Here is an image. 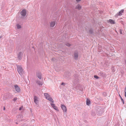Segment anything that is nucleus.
Wrapping results in <instances>:
<instances>
[{
  "instance_id": "cd10ccee",
  "label": "nucleus",
  "mask_w": 126,
  "mask_h": 126,
  "mask_svg": "<svg viewBox=\"0 0 126 126\" xmlns=\"http://www.w3.org/2000/svg\"><path fill=\"white\" fill-rule=\"evenodd\" d=\"M120 34H122V32L121 30V29H120Z\"/></svg>"
},
{
  "instance_id": "f257e3e1",
  "label": "nucleus",
  "mask_w": 126,
  "mask_h": 126,
  "mask_svg": "<svg viewBox=\"0 0 126 126\" xmlns=\"http://www.w3.org/2000/svg\"><path fill=\"white\" fill-rule=\"evenodd\" d=\"M17 71L21 75L23 74L24 72L21 66H17Z\"/></svg>"
},
{
  "instance_id": "f3484780",
  "label": "nucleus",
  "mask_w": 126,
  "mask_h": 126,
  "mask_svg": "<svg viewBox=\"0 0 126 126\" xmlns=\"http://www.w3.org/2000/svg\"><path fill=\"white\" fill-rule=\"evenodd\" d=\"M124 10H122L121 11H120L118 14V15L121 16L122 15V13L124 12Z\"/></svg>"
},
{
  "instance_id": "c85d7f7f",
  "label": "nucleus",
  "mask_w": 126,
  "mask_h": 126,
  "mask_svg": "<svg viewBox=\"0 0 126 126\" xmlns=\"http://www.w3.org/2000/svg\"><path fill=\"white\" fill-rule=\"evenodd\" d=\"M5 107H4L3 108V110H5Z\"/></svg>"
},
{
  "instance_id": "a19ab883",
  "label": "nucleus",
  "mask_w": 126,
  "mask_h": 126,
  "mask_svg": "<svg viewBox=\"0 0 126 126\" xmlns=\"http://www.w3.org/2000/svg\"><path fill=\"white\" fill-rule=\"evenodd\" d=\"M97 111H99V110H97Z\"/></svg>"
},
{
  "instance_id": "9d476101",
  "label": "nucleus",
  "mask_w": 126,
  "mask_h": 126,
  "mask_svg": "<svg viewBox=\"0 0 126 126\" xmlns=\"http://www.w3.org/2000/svg\"><path fill=\"white\" fill-rule=\"evenodd\" d=\"M46 99L52 103L53 102V100L50 96H49V97Z\"/></svg>"
},
{
  "instance_id": "58836bf2",
  "label": "nucleus",
  "mask_w": 126,
  "mask_h": 126,
  "mask_svg": "<svg viewBox=\"0 0 126 126\" xmlns=\"http://www.w3.org/2000/svg\"><path fill=\"white\" fill-rule=\"evenodd\" d=\"M93 116H94L95 115V114H94L93 115Z\"/></svg>"
},
{
  "instance_id": "6e6552de",
  "label": "nucleus",
  "mask_w": 126,
  "mask_h": 126,
  "mask_svg": "<svg viewBox=\"0 0 126 126\" xmlns=\"http://www.w3.org/2000/svg\"><path fill=\"white\" fill-rule=\"evenodd\" d=\"M22 57V52H20L18 55V58L19 60H21Z\"/></svg>"
},
{
  "instance_id": "1a4fd4ad",
  "label": "nucleus",
  "mask_w": 126,
  "mask_h": 126,
  "mask_svg": "<svg viewBox=\"0 0 126 126\" xmlns=\"http://www.w3.org/2000/svg\"><path fill=\"white\" fill-rule=\"evenodd\" d=\"M108 23H110L111 24H115V21L112 19H110L109 20H108Z\"/></svg>"
},
{
  "instance_id": "5701e85b",
  "label": "nucleus",
  "mask_w": 126,
  "mask_h": 126,
  "mask_svg": "<svg viewBox=\"0 0 126 126\" xmlns=\"http://www.w3.org/2000/svg\"><path fill=\"white\" fill-rule=\"evenodd\" d=\"M103 94L104 96H106L107 95L106 93L105 92H104V93H103Z\"/></svg>"
},
{
  "instance_id": "9b49d317",
  "label": "nucleus",
  "mask_w": 126,
  "mask_h": 126,
  "mask_svg": "<svg viewBox=\"0 0 126 126\" xmlns=\"http://www.w3.org/2000/svg\"><path fill=\"white\" fill-rule=\"evenodd\" d=\"M78 53L75 52L74 53V57L75 60H77L78 57Z\"/></svg>"
},
{
  "instance_id": "473e14b6",
  "label": "nucleus",
  "mask_w": 126,
  "mask_h": 126,
  "mask_svg": "<svg viewBox=\"0 0 126 126\" xmlns=\"http://www.w3.org/2000/svg\"><path fill=\"white\" fill-rule=\"evenodd\" d=\"M16 117L17 118H20V117H19V115L18 116H16Z\"/></svg>"
},
{
  "instance_id": "423d86ee",
  "label": "nucleus",
  "mask_w": 126,
  "mask_h": 126,
  "mask_svg": "<svg viewBox=\"0 0 126 126\" xmlns=\"http://www.w3.org/2000/svg\"><path fill=\"white\" fill-rule=\"evenodd\" d=\"M34 102L36 104H37L38 103V98L36 96H34Z\"/></svg>"
},
{
  "instance_id": "f8f14e48",
  "label": "nucleus",
  "mask_w": 126,
  "mask_h": 126,
  "mask_svg": "<svg viewBox=\"0 0 126 126\" xmlns=\"http://www.w3.org/2000/svg\"><path fill=\"white\" fill-rule=\"evenodd\" d=\"M36 83L39 85H42L43 84L42 83L38 80H36Z\"/></svg>"
},
{
  "instance_id": "4c0bfd02",
  "label": "nucleus",
  "mask_w": 126,
  "mask_h": 126,
  "mask_svg": "<svg viewBox=\"0 0 126 126\" xmlns=\"http://www.w3.org/2000/svg\"><path fill=\"white\" fill-rule=\"evenodd\" d=\"M53 59H54V58H52V59H51V60H53Z\"/></svg>"
},
{
  "instance_id": "4468645a",
  "label": "nucleus",
  "mask_w": 126,
  "mask_h": 126,
  "mask_svg": "<svg viewBox=\"0 0 126 126\" xmlns=\"http://www.w3.org/2000/svg\"><path fill=\"white\" fill-rule=\"evenodd\" d=\"M44 96L47 99V97L50 96V95L47 93H45L44 94Z\"/></svg>"
},
{
  "instance_id": "6ab92c4d",
  "label": "nucleus",
  "mask_w": 126,
  "mask_h": 126,
  "mask_svg": "<svg viewBox=\"0 0 126 126\" xmlns=\"http://www.w3.org/2000/svg\"><path fill=\"white\" fill-rule=\"evenodd\" d=\"M120 98H121V100L122 102H123V104H124V100H123V99L122 98V97L121 96H120Z\"/></svg>"
},
{
  "instance_id": "7ed1b4c3",
  "label": "nucleus",
  "mask_w": 126,
  "mask_h": 126,
  "mask_svg": "<svg viewBox=\"0 0 126 126\" xmlns=\"http://www.w3.org/2000/svg\"><path fill=\"white\" fill-rule=\"evenodd\" d=\"M36 75L37 77L40 79H41L42 78V74L41 72L38 71L36 73Z\"/></svg>"
},
{
  "instance_id": "0eeeda50",
  "label": "nucleus",
  "mask_w": 126,
  "mask_h": 126,
  "mask_svg": "<svg viewBox=\"0 0 126 126\" xmlns=\"http://www.w3.org/2000/svg\"><path fill=\"white\" fill-rule=\"evenodd\" d=\"M15 88L16 89V91L17 92H20V89L19 87L18 86V85H15Z\"/></svg>"
},
{
  "instance_id": "ddd939ff",
  "label": "nucleus",
  "mask_w": 126,
  "mask_h": 126,
  "mask_svg": "<svg viewBox=\"0 0 126 126\" xmlns=\"http://www.w3.org/2000/svg\"><path fill=\"white\" fill-rule=\"evenodd\" d=\"M55 24V22L54 21L51 22L50 23V26L51 27H53Z\"/></svg>"
},
{
  "instance_id": "c756f323",
  "label": "nucleus",
  "mask_w": 126,
  "mask_h": 126,
  "mask_svg": "<svg viewBox=\"0 0 126 126\" xmlns=\"http://www.w3.org/2000/svg\"><path fill=\"white\" fill-rule=\"evenodd\" d=\"M65 84V83H63V82H62V83H61V85H63V84Z\"/></svg>"
},
{
  "instance_id": "aec40b11",
  "label": "nucleus",
  "mask_w": 126,
  "mask_h": 126,
  "mask_svg": "<svg viewBox=\"0 0 126 126\" xmlns=\"http://www.w3.org/2000/svg\"><path fill=\"white\" fill-rule=\"evenodd\" d=\"M89 31V32L90 34H92L93 33V30L92 29H90Z\"/></svg>"
},
{
  "instance_id": "7c9ffc66",
  "label": "nucleus",
  "mask_w": 126,
  "mask_h": 126,
  "mask_svg": "<svg viewBox=\"0 0 126 126\" xmlns=\"http://www.w3.org/2000/svg\"><path fill=\"white\" fill-rule=\"evenodd\" d=\"M100 74H103V75H104L105 74V73H100Z\"/></svg>"
},
{
  "instance_id": "72a5a7b5",
  "label": "nucleus",
  "mask_w": 126,
  "mask_h": 126,
  "mask_svg": "<svg viewBox=\"0 0 126 126\" xmlns=\"http://www.w3.org/2000/svg\"><path fill=\"white\" fill-rule=\"evenodd\" d=\"M80 0H76V1L77 2H79V1Z\"/></svg>"
},
{
  "instance_id": "412c9836",
  "label": "nucleus",
  "mask_w": 126,
  "mask_h": 126,
  "mask_svg": "<svg viewBox=\"0 0 126 126\" xmlns=\"http://www.w3.org/2000/svg\"><path fill=\"white\" fill-rule=\"evenodd\" d=\"M94 77L97 79H98L99 78V77L96 75H94Z\"/></svg>"
},
{
  "instance_id": "393cba45",
  "label": "nucleus",
  "mask_w": 126,
  "mask_h": 126,
  "mask_svg": "<svg viewBox=\"0 0 126 126\" xmlns=\"http://www.w3.org/2000/svg\"><path fill=\"white\" fill-rule=\"evenodd\" d=\"M17 99V98L16 97L15 98L13 99V101H16Z\"/></svg>"
},
{
  "instance_id": "4be33fe9",
  "label": "nucleus",
  "mask_w": 126,
  "mask_h": 126,
  "mask_svg": "<svg viewBox=\"0 0 126 126\" xmlns=\"http://www.w3.org/2000/svg\"><path fill=\"white\" fill-rule=\"evenodd\" d=\"M66 45L68 47H69L71 46V45L69 43H67L66 44Z\"/></svg>"
},
{
  "instance_id": "2f4dec72",
  "label": "nucleus",
  "mask_w": 126,
  "mask_h": 126,
  "mask_svg": "<svg viewBox=\"0 0 126 126\" xmlns=\"http://www.w3.org/2000/svg\"><path fill=\"white\" fill-rule=\"evenodd\" d=\"M125 96L126 97V92H125Z\"/></svg>"
},
{
  "instance_id": "a878e982",
  "label": "nucleus",
  "mask_w": 126,
  "mask_h": 126,
  "mask_svg": "<svg viewBox=\"0 0 126 126\" xmlns=\"http://www.w3.org/2000/svg\"><path fill=\"white\" fill-rule=\"evenodd\" d=\"M9 96H9V97H11L12 96V94H9Z\"/></svg>"
},
{
  "instance_id": "79ce46f5",
  "label": "nucleus",
  "mask_w": 126,
  "mask_h": 126,
  "mask_svg": "<svg viewBox=\"0 0 126 126\" xmlns=\"http://www.w3.org/2000/svg\"><path fill=\"white\" fill-rule=\"evenodd\" d=\"M16 124H17V123H16Z\"/></svg>"
},
{
  "instance_id": "39448f33",
  "label": "nucleus",
  "mask_w": 126,
  "mask_h": 126,
  "mask_svg": "<svg viewBox=\"0 0 126 126\" xmlns=\"http://www.w3.org/2000/svg\"><path fill=\"white\" fill-rule=\"evenodd\" d=\"M51 106L55 110H57L58 111H59V110L58 109V107L56 106H55V104L52 103H51Z\"/></svg>"
},
{
  "instance_id": "a211bd4d",
  "label": "nucleus",
  "mask_w": 126,
  "mask_h": 126,
  "mask_svg": "<svg viewBox=\"0 0 126 126\" xmlns=\"http://www.w3.org/2000/svg\"><path fill=\"white\" fill-rule=\"evenodd\" d=\"M17 26V29H19L21 28V25H19L18 24H17L16 25Z\"/></svg>"
},
{
  "instance_id": "ea45409f",
  "label": "nucleus",
  "mask_w": 126,
  "mask_h": 126,
  "mask_svg": "<svg viewBox=\"0 0 126 126\" xmlns=\"http://www.w3.org/2000/svg\"><path fill=\"white\" fill-rule=\"evenodd\" d=\"M125 63L126 64V61H125Z\"/></svg>"
},
{
  "instance_id": "e433bc0d",
  "label": "nucleus",
  "mask_w": 126,
  "mask_h": 126,
  "mask_svg": "<svg viewBox=\"0 0 126 126\" xmlns=\"http://www.w3.org/2000/svg\"><path fill=\"white\" fill-rule=\"evenodd\" d=\"M2 37L1 36H0V39Z\"/></svg>"
},
{
  "instance_id": "f03ea898",
  "label": "nucleus",
  "mask_w": 126,
  "mask_h": 126,
  "mask_svg": "<svg viewBox=\"0 0 126 126\" xmlns=\"http://www.w3.org/2000/svg\"><path fill=\"white\" fill-rule=\"evenodd\" d=\"M20 14L23 17L25 16L26 14V12L25 9H23L20 12Z\"/></svg>"
},
{
  "instance_id": "b1692460",
  "label": "nucleus",
  "mask_w": 126,
  "mask_h": 126,
  "mask_svg": "<svg viewBox=\"0 0 126 126\" xmlns=\"http://www.w3.org/2000/svg\"><path fill=\"white\" fill-rule=\"evenodd\" d=\"M19 116L20 118H21L23 117V116L21 114H20L19 115Z\"/></svg>"
},
{
  "instance_id": "20e7f679",
  "label": "nucleus",
  "mask_w": 126,
  "mask_h": 126,
  "mask_svg": "<svg viewBox=\"0 0 126 126\" xmlns=\"http://www.w3.org/2000/svg\"><path fill=\"white\" fill-rule=\"evenodd\" d=\"M61 107L64 112H66L67 110L66 107L64 105L62 104Z\"/></svg>"
},
{
  "instance_id": "2eb2a0df",
  "label": "nucleus",
  "mask_w": 126,
  "mask_h": 126,
  "mask_svg": "<svg viewBox=\"0 0 126 126\" xmlns=\"http://www.w3.org/2000/svg\"><path fill=\"white\" fill-rule=\"evenodd\" d=\"M91 103V102L89 99H87L86 100V104L87 105H89Z\"/></svg>"
},
{
  "instance_id": "c9c22d12",
  "label": "nucleus",
  "mask_w": 126,
  "mask_h": 126,
  "mask_svg": "<svg viewBox=\"0 0 126 126\" xmlns=\"http://www.w3.org/2000/svg\"><path fill=\"white\" fill-rule=\"evenodd\" d=\"M98 112H97V113L98 114V115H100V114H99V113H98Z\"/></svg>"
},
{
  "instance_id": "dca6fc26",
  "label": "nucleus",
  "mask_w": 126,
  "mask_h": 126,
  "mask_svg": "<svg viewBox=\"0 0 126 126\" xmlns=\"http://www.w3.org/2000/svg\"><path fill=\"white\" fill-rule=\"evenodd\" d=\"M76 8L78 9L79 10L81 8V6L79 4H78L76 6Z\"/></svg>"
},
{
  "instance_id": "bb28decb",
  "label": "nucleus",
  "mask_w": 126,
  "mask_h": 126,
  "mask_svg": "<svg viewBox=\"0 0 126 126\" xmlns=\"http://www.w3.org/2000/svg\"><path fill=\"white\" fill-rule=\"evenodd\" d=\"M22 108L23 107H21L19 108V110H21L22 109Z\"/></svg>"
},
{
  "instance_id": "f704fd0d",
  "label": "nucleus",
  "mask_w": 126,
  "mask_h": 126,
  "mask_svg": "<svg viewBox=\"0 0 126 126\" xmlns=\"http://www.w3.org/2000/svg\"><path fill=\"white\" fill-rule=\"evenodd\" d=\"M125 92H126V87H125Z\"/></svg>"
}]
</instances>
